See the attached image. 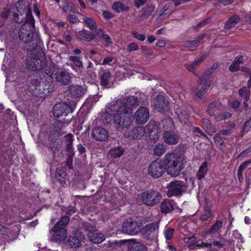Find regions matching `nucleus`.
Segmentation results:
<instances>
[{
	"instance_id": "e2e57ef3",
	"label": "nucleus",
	"mask_w": 251,
	"mask_h": 251,
	"mask_svg": "<svg viewBox=\"0 0 251 251\" xmlns=\"http://www.w3.org/2000/svg\"><path fill=\"white\" fill-rule=\"evenodd\" d=\"M132 34L134 36V37L135 38H136L141 41H143L145 39V36L144 34H139L136 31H132Z\"/></svg>"
},
{
	"instance_id": "3c124183",
	"label": "nucleus",
	"mask_w": 251,
	"mask_h": 251,
	"mask_svg": "<svg viewBox=\"0 0 251 251\" xmlns=\"http://www.w3.org/2000/svg\"><path fill=\"white\" fill-rule=\"evenodd\" d=\"M183 241L186 243H190L191 244L190 246H192L194 245H196V238L194 235H193L191 237H186L184 238Z\"/></svg>"
},
{
	"instance_id": "864d4df0",
	"label": "nucleus",
	"mask_w": 251,
	"mask_h": 251,
	"mask_svg": "<svg viewBox=\"0 0 251 251\" xmlns=\"http://www.w3.org/2000/svg\"><path fill=\"white\" fill-rule=\"evenodd\" d=\"M251 121V118L248 121H247L243 125L242 128V135L247 133L251 128V125L249 123Z\"/></svg>"
},
{
	"instance_id": "c9c22d12",
	"label": "nucleus",
	"mask_w": 251,
	"mask_h": 251,
	"mask_svg": "<svg viewBox=\"0 0 251 251\" xmlns=\"http://www.w3.org/2000/svg\"><path fill=\"white\" fill-rule=\"evenodd\" d=\"M221 103L217 100H215L211 103L208 106L207 112L210 116L215 114V112L218 110L220 107Z\"/></svg>"
},
{
	"instance_id": "412c9836",
	"label": "nucleus",
	"mask_w": 251,
	"mask_h": 251,
	"mask_svg": "<svg viewBox=\"0 0 251 251\" xmlns=\"http://www.w3.org/2000/svg\"><path fill=\"white\" fill-rule=\"evenodd\" d=\"M54 75L56 81L62 85H68L72 78L70 74L66 70H58Z\"/></svg>"
},
{
	"instance_id": "a211bd4d",
	"label": "nucleus",
	"mask_w": 251,
	"mask_h": 251,
	"mask_svg": "<svg viewBox=\"0 0 251 251\" xmlns=\"http://www.w3.org/2000/svg\"><path fill=\"white\" fill-rule=\"evenodd\" d=\"M134 118L137 124H144L149 119V109L145 106H141L135 113Z\"/></svg>"
},
{
	"instance_id": "0eeeda50",
	"label": "nucleus",
	"mask_w": 251,
	"mask_h": 251,
	"mask_svg": "<svg viewBox=\"0 0 251 251\" xmlns=\"http://www.w3.org/2000/svg\"><path fill=\"white\" fill-rule=\"evenodd\" d=\"M167 195L168 197H180L186 191L187 186L184 183L179 180H175L167 186Z\"/></svg>"
},
{
	"instance_id": "6e6d98bb",
	"label": "nucleus",
	"mask_w": 251,
	"mask_h": 251,
	"mask_svg": "<svg viewBox=\"0 0 251 251\" xmlns=\"http://www.w3.org/2000/svg\"><path fill=\"white\" fill-rule=\"evenodd\" d=\"M63 175H65L64 173L62 174L57 173L55 176V178L56 180L58 181L62 185H63L65 183V178Z\"/></svg>"
},
{
	"instance_id": "bb28decb",
	"label": "nucleus",
	"mask_w": 251,
	"mask_h": 251,
	"mask_svg": "<svg viewBox=\"0 0 251 251\" xmlns=\"http://www.w3.org/2000/svg\"><path fill=\"white\" fill-rule=\"evenodd\" d=\"M154 5H147L139 11L140 15L139 16L141 20L148 19L155 11Z\"/></svg>"
},
{
	"instance_id": "09e8293b",
	"label": "nucleus",
	"mask_w": 251,
	"mask_h": 251,
	"mask_svg": "<svg viewBox=\"0 0 251 251\" xmlns=\"http://www.w3.org/2000/svg\"><path fill=\"white\" fill-rule=\"evenodd\" d=\"M214 142L216 145H219L221 147L224 146V142L220 136V133H217L213 137Z\"/></svg>"
},
{
	"instance_id": "aec40b11",
	"label": "nucleus",
	"mask_w": 251,
	"mask_h": 251,
	"mask_svg": "<svg viewBox=\"0 0 251 251\" xmlns=\"http://www.w3.org/2000/svg\"><path fill=\"white\" fill-rule=\"evenodd\" d=\"M91 136L95 140L102 142L106 141L109 137V134L106 129L98 126L93 128L91 131Z\"/></svg>"
},
{
	"instance_id": "4be33fe9",
	"label": "nucleus",
	"mask_w": 251,
	"mask_h": 251,
	"mask_svg": "<svg viewBox=\"0 0 251 251\" xmlns=\"http://www.w3.org/2000/svg\"><path fill=\"white\" fill-rule=\"evenodd\" d=\"M86 89L81 85H71L68 87V92L73 98H79L83 96Z\"/></svg>"
},
{
	"instance_id": "0e129e2a",
	"label": "nucleus",
	"mask_w": 251,
	"mask_h": 251,
	"mask_svg": "<svg viewBox=\"0 0 251 251\" xmlns=\"http://www.w3.org/2000/svg\"><path fill=\"white\" fill-rule=\"evenodd\" d=\"M74 155V154L71 153H68V157L67 160L66 164L68 166V168L69 169H72L73 168V156Z\"/></svg>"
},
{
	"instance_id": "338daca9",
	"label": "nucleus",
	"mask_w": 251,
	"mask_h": 251,
	"mask_svg": "<svg viewBox=\"0 0 251 251\" xmlns=\"http://www.w3.org/2000/svg\"><path fill=\"white\" fill-rule=\"evenodd\" d=\"M251 164V158L245 162L242 163L238 168V169L240 171H243L244 169H246L250 164Z\"/></svg>"
},
{
	"instance_id": "e433bc0d",
	"label": "nucleus",
	"mask_w": 251,
	"mask_h": 251,
	"mask_svg": "<svg viewBox=\"0 0 251 251\" xmlns=\"http://www.w3.org/2000/svg\"><path fill=\"white\" fill-rule=\"evenodd\" d=\"M112 7L117 13H119L120 11H128L129 10V7L128 6L119 1L113 2Z\"/></svg>"
},
{
	"instance_id": "a19ab883",
	"label": "nucleus",
	"mask_w": 251,
	"mask_h": 251,
	"mask_svg": "<svg viewBox=\"0 0 251 251\" xmlns=\"http://www.w3.org/2000/svg\"><path fill=\"white\" fill-rule=\"evenodd\" d=\"M207 162H205L203 163L202 165L200 167L199 172L197 175V178L199 179H201L203 178L206 173L207 171Z\"/></svg>"
},
{
	"instance_id": "a878e982",
	"label": "nucleus",
	"mask_w": 251,
	"mask_h": 251,
	"mask_svg": "<svg viewBox=\"0 0 251 251\" xmlns=\"http://www.w3.org/2000/svg\"><path fill=\"white\" fill-rule=\"evenodd\" d=\"M40 42H37L36 44H32L30 45L31 48L30 53L29 57H35L37 58H41V57H45L44 52L40 45Z\"/></svg>"
},
{
	"instance_id": "ddd939ff",
	"label": "nucleus",
	"mask_w": 251,
	"mask_h": 251,
	"mask_svg": "<svg viewBox=\"0 0 251 251\" xmlns=\"http://www.w3.org/2000/svg\"><path fill=\"white\" fill-rule=\"evenodd\" d=\"M165 170V164L163 159L159 161H153L149 165L148 168L149 173L154 178H158L162 176Z\"/></svg>"
},
{
	"instance_id": "8fccbe9b",
	"label": "nucleus",
	"mask_w": 251,
	"mask_h": 251,
	"mask_svg": "<svg viewBox=\"0 0 251 251\" xmlns=\"http://www.w3.org/2000/svg\"><path fill=\"white\" fill-rule=\"evenodd\" d=\"M211 216V213L209 209H206L200 217V219L202 221H205Z\"/></svg>"
},
{
	"instance_id": "58836bf2",
	"label": "nucleus",
	"mask_w": 251,
	"mask_h": 251,
	"mask_svg": "<svg viewBox=\"0 0 251 251\" xmlns=\"http://www.w3.org/2000/svg\"><path fill=\"white\" fill-rule=\"evenodd\" d=\"M250 89L246 87H243L239 90V94L242 97H244L246 101H248L250 98Z\"/></svg>"
},
{
	"instance_id": "1a4fd4ad",
	"label": "nucleus",
	"mask_w": 251,
	"mask_h": 251,
	"mask_svg": "<svg viewBox=\"0 0 251 251\" xmlns=\"http://www.w3.org/2000/svg\"><path fill=\"white\" fill-rule=\"evenodd\" d=\"M142 222L134 221L132 218L127 219L122 225V231L128 235H135L141 231Z\"/></svg>"
},
{
	"instance_id": "39448f33",
	"label": "nucleus",
	"mask_w": 251,
	"mask_h": 251,
	"mask_svg": "<svg viewBox=\"0 0 251 251\" xmlns=\"http://www.w3.org/2000/svg\"><path fill=\"white\" fill-rule=\"evenodd\" d=\"M165 123L167 125H173V127L171 128L168 127L165 128V127H163L164 130L162 134V140L167 145H176L179 143L181 137L177 131L175 130L174 123L172 120L166 121Z\"/></svg>"
},
{
	"instance_id": "6ab92c4d",
	"label": "nucleus",
	"mask_w": 251,
	"mask_h": 251,
	"mask_svg": "<svg viewBox=\"0 0 251 251\" xmlns=\"http://www.w3.org/2000/svg\"><path fill=\"white\" fill-rule=\"evenodd\" d=\"M158 230V224L151 223L146 225L143 228L142 232L145 238L148 240L152 239Z\"/></svg>"
},
{
	"instance_id": "7ed1b4c3",
	"label": "nucleus",
	"mask_w": 251,
	"mask_h": 251,
	"mask_svg": "<svg viewBox=\"0 0 251 251\" xmlns=\"http://www.w3.org/2000/svg\"><path fill=\"white\" fill-rule=\"evenodd\" d=\"M76 103L74 101L66 102H61L56 104L53 108V113L54 116L60 119L59 121L64 123H70L72 121V118H67L66 117L69 114L73 112L75 108Z\"/></svg>"
},
{
	"instance_id": "4c0bfd02",
	"label": "nucleus",
	"mask_w": 251,
	"mask_h": 251,
	"mask_svg": "<svg viewBox=\"0 0 251 251\" xmlns=\"http://www.w3.org/2000/svg\"><path fill=\"white\" fill-rule=\"evenodd\" d=\"M223 222L222 221L218 220L217 222L213 224L206 231L207 234H210L214 233L218 231V230L222 227Z\"/></svg>"
},
{
	"instance_id": "20e7f679",
	"label": "nucleus",
	"mask_w": 251,
	"mask_h": 251,
	"mask_svg": "<svg viewBox=\"0 0 251 251\" xmlns=\"http://www.w3.org/2000/svg\"><path fill=\"white\" fill-rule=\"evenodd\" d=\"M70 221L69 217L65 215L63 216L59 221L56 223L50 229V232L52 233L50 241L56 242H61L67 237V230L66 226Z\"/></svg>"
},
{
	"instance_id": "4d7b16f0",
	"label": "nucleus",
	"mask_w": 251,
	"mask_h": 251,
	"mask_svg": "<svg viewBox=\"0 0 251 251\" xmlns=\"http://www.w3.org/2000/svg\"><path fill=\"white\" fill-rule=\"evenodd\" d=\"M149 139L151 142L155 143H156L159 138V131H157V133H153L150 135H149Z\"/></svg>"
},
{
	"instance_id": "a18cd8bd",
	"label": "nucleus",
	"mask_w": 251,
	"mask_h": 251,
	"mask_svg": "<svg viewBox=\"0 0 251 251\" xmlns=\"http://www.w3.org/2000/svg\"><path fill=\"white\" fill-rule=\"evenodd\" d=\"M196 61L191 64H185L184 65L185 68L189 72H192L195 75H198V74L196 72V69L199 67V64H196Z\"/></svg>"
},
{
	"instance_id": "37998d69",
	"label": "nucleus",
	"mask_w": 251,
	"mask_h": 251,
	"mask_svg": "<svg viewBox=\"0 0 251 251\" xmlns=\"http://www.w3.org/2000/svg\"><path fill=\"white\" fill-rule=\"evenodd\" d=\"M127 244V251H134L136 249L139 242H137L135 239L126 240Z\"/></svg>"
},
{
	"instance_id": "cd10ccee",
	"label": "nucleus",
	"mask_w": 251,
	"mask_h": 251,
	"mask_svg": "<svg viewBox=\"0 0 251 251\" xmlns=\"http://www.w3.org/2000/svg\"><path fill=\"white\" fill-rule=\"evenodd\" d=\"M88 239L92 243L95 244H100L105 239L104 235L100 232L93 231L90 234H87Z\"/></svg>"
},
{
	"instance_id": "5fc2aeb1",
	"label": "nucleus",
	"mask_w": 251,
	"mask_h": 251,
	"mask_svg": "<svg viewBox=\"0 0 251 251\" xmlns=\"http://www.w3.org/2000/svg\"><path fill=\"white\" fill-rule=\"evenodd\" d=\"M172 7V4L170 3L166 4L161 10V13L159 15V17L163 15H165L167 14L168 10H169Z\"/></svg>"
},
{
	"instance_id": "f8f14e48",
	"label": "nucleus",
	"mask_w": 251,
	"mask_h": 251,
	"mask_svg": "<svg viewBox=\"0 0 251 251\" xmlns=\"http://www.w3.org/2000/svg\"><path fill=\"white\" fill-rule=\"evenodd\" d=\"M47 61L45 57H41V58L35 57H29L26 61V67L31 71H42L46 67Z\"/></svg>"
},
{
	"instance_id": "9d476101",
	"label": "nucleus",
	"mask_w": 251,
	"mask_h": 251,
	"mask_svg": "<svg viewBox=\"0 0 251 251\" xmlns=\"http://www.w3.org/2000/svg\"><path fill=\"white\" fill-rule=\"evenodd\" d=\"M141 99L135 96H128L120 100V105L123 107L126 112L132 113L133 109L136 108L140 105Z\"/></svg>"
},
{
	"instance_id": "dca6fc26",
	"label": "nucleus",
	"mask_w": 251,
	"mask_h": 251,
	"mask_svg": "<svg viewBox=\"0 0 251 251\" xmlns=\"http://www.w3.org/2000/svg\"><path fill=\"white\" fill-rule=\"evenodd\" d=\"M41 80V83L39 86V91H40V97L48 95L50 93L52 92L54 89L52 77L48 76L47 78Z\"/></svg>"
},
{
	"instance_id": "f257e3e1",
	"label": "nucleus",
	"mask_w": 251,
	"mask_h": 251,
	"mask_svg": "<svg viewBox=\"0 0 251 251\" xmlns=\"http://www.w3.org/2000/svg\"><path fill=\"white\" fill-rule=\"evenodd\" d=\"M177 148L179 149L178 152L167 153L163 158L165 170L167 174L172 177L179 176L184 168L185 156L183 153L186 150V146L180 144Z\"/></svg>"
},
{
	"instance_id": "72a5a7b5",
	"label": "nucleus",
	"mask_w": 251,
	"mask_h": 251,
	"mask_svg": "<svg viewBox=\"0 0 251 251\" xmlns=\"http://www.w3.org/2000/svg\"><path fill=\"white\" fill-rule=\"evenodd\" d=\"M81 227L84 231L87 232V234H90L93 231H98V229L95 225L86 221H82L81 222Z\"/></svg>"
},
{
	"instance_id": "393cba45",
	"label": "nucleus",
	"mask_w": 251,
	"mask_h": 251,
	"mask_svg": "<svg viewBox=\"0 0 251 251\" xmlns=\"http://www.w3.org/2000/svg\"><path fill=\"white\" fill-rule=\"evenodd\" d=\"M145 133V130L142 126H137L134 127L132 130L128 132V135H126V137L133 140H137L142 137Z\"/></svg>"
},
{
	"instance_id": "13d9d810",
	"label": "nucleus",
	"mask_w": 251,
	"mask_h": 251,
	"mask_svg": "<svg viewBox=\"0 0 251 251\" xmlns=\"http://www.w3.org/2000/svg\"><path fill=\"white\" fill-rule=\"evenodd\" d=\"M239 64H238L236 61H234L229 66V70L231 72H237L239 70Z\"/></svg>"
},
{
	"instance_id": "69168bd1",
	"label": "nucleus",
	"mask_w": 251,
	"mask_h": 251,
	"mask_svg": "<svg viewBox=\"0 0 251 251\" xmlns=\"http://www.w3.org/2000/svg\"><path fill=\"white\" fill-rule=\"evenodd\" d=\"M147 1V0H134V4L137 8L143 6Z\"/></svg>"
},
{
	"instance_id": "bf43d9fd",
	"label": "nucleus",
	"mask_w": 251,
	"mask_h": 251,
	"mask_svg": "<svg viewBox=\"0 0 251 251\" xmlns=\"http://www.w3.org/2000/svg\"><path fill=\"white\" fill-rule=\"evenodd\" d=\"M138 49H139V47H138V45L134 42H132V43L129 44V45L127 46V50L129 52H131V51H134V50H137Z\"/></svg>"
},
{
	"instance_id": "b1692460",
	"label": "nucleus",
	"mask_w": 251,
	"mask_h": 251,
	"mask_svg": "<svg viewBox=\"0 0 251 251\" xmlns=\"http://www.w3.org/2000/svg\"><path fill=\"white\" fill-rule=\"evenodd\" d=\"M176 113L180 123L183 125H186L189 123V111L187 108L184 107H180L176 110Z\"/></svg>"
},
{
	"instance_id": "603ef678",
	"label": "nucleus",
	"mask_w": 251,
	"mask_h": 251,
	"mask_svg": "<svg viewBox=\"0 0 251 251\" xmlns=\"http://www.w3.org/2000/svg\"><path fill=\"white\" fill-rule=\"evenodd\" d=\"M13 20L17 23H22L25 22L26 18L24 19V17L23 16V14H14Z\"/></svg>"
},
{
	"instance_id": "c756f323",
	"label": "nucleus",
	"mask_w": 251,
	"mask_h": 251,
	"mask_svg": "<svg viewBox=\"0 0 251 251\" xmlns=\"http://www.w3.org/2000/svg\"><path fill=\"white\" fill-rule=\"evenodd\" d=\"M161 211L164 214L172 212L174 210L173 201L168 200H164L161 204Z\"/></svg>"
},
{
	"instance_id": "9b49d317",
	"label": "nucleus",
	"mask_w": 251,
	"mask_h": 251,
	"mask_svg": "<svg viewBox=\"0 0 251 251\" xmlns=\"http://www.w3.org/2000/svg\"><path fill=\"white\" fill-rule=\"evenodd\" d=\"M161 197V195L157 191H147L141 194L143 203L148 206H152L158 204Z\"/></svg>"
},
{
	"instance_id": "5701e85b",
	"label": "nucleus",
	"mask_w": 251,
	"mask_h": 251,
	"mask_svg": "<svg viewBox=\"0 0 251 251\" xmlns=\"http://www.w3.org/2000/svg\"><path fill=\"white\" fill-rule=\"evenodd\" d=\"M39 76L37 75L36 78L30 80L28 83V90L33 95L40 97V91H39V86L41 83V80L39 79Z\"/></svg>"
},
{
	"instance_id": "2f4dec72",
	"label": "nucleus",
	"mask_w": 251,
	"mask_h": 251,
	"mask_svg": "<svg viewBox=\"0 0 251 251\" xmlns=\"http://www.w3.org/2000/svg\"><path fill=\"white\" fill-rule=\"evenodd\" d=\"M144 128L145 130V133L148 135H150L155 132L157 133V132L158 131L157 123L154 121H150Z\"/></svg>"
},
{
	"instance_id": "7c9ffc66",
	"label": "nucleus",
	"mask_w": 251,
	"mask_h": 251,
	"mask_svg": "<svg viewBox=\"0 0 251 251\" xmlns=\"http://www.w3.org/2000/svg\"><path fill=\"white\" fill-rule=\"evenodd\" d=\"M111 76V74L110 72L104 71L100 75V84L104 87H109Z\"/></svg>"
},
{
	"instance_id": "c03bdc74",
	"label": "nucleus",
	"mask_w": 251,
	"mask_h": 251,
	"mask_svg": "<svg viewBox=\"0 0 251 251\" xmlns=\"http://www.w3.org/2000/svg\"><path fill=\"white\" fill-rule=\"evenodd\" d=\"M124 150L120 148H116L110 150L109 153L114 158L120 157L124 153Z\"/></svg>"
},
{
	"instance_id": "f03ea898",
	"label": "nucleus",
	"mask_w": 251,
	"mask_h": 251,
	"mask_svg": "<svg viewBox=\"0 0 251 251\" xmlns=\"http://www.w3.org/2000/svg\"><path fill=\"white\" fill-rule=\"evenodd\" d=\"M34 22L31 11L29 10L26 14L25 24L21 26L18 32L20 39L25 44L32 45L40 42L39 35L34 32Z\"/></svg>"
},
{
	"instance_id": "de8ad7c7",
	"label": "nucleus",
	"mask_w": 251,
	"mask_h": 251,
	"mask_svg": "<svg viewBox=\"0 0 251 251\" xmlns=\"http://www.w3.org/2000/svg\"><path fill=\"white\" fill-rule=\"evenodd\" d=\"M69 60L73 62L75 65L77 67H81L82 66V63L77 56H69Z\"/></svg>"
},
{
	"instance_id": "f3484780",
	"label": "nucleus",
	"mask_w": 251,
	"mask_h": 251,
	"mask_svg": "<svg viewBox=\"0 0 251 251\" xmlns=\"http://www.w3.org/2000/svg\"><path fill=\"white\" fill-rule=\"evenodd\" d=\"M154 108L159 112H164L169 109V102L162 95H157L153 100Z\"/></svg>"
},
{
	"instance_id": "473e14b6",
	"label": "nucleus",
	"mask_w": 251,
	"mask_h": 251,
	"mask_svg": "<svg viewBox=\"0 0 251 251\" xmlns=\"http://www.w3.org/2000/svg\"><path fill=\"white\" fill-rule=\"evenodd\" d=\"M240 18L237 15H233L226 22L225 25V28L227 29H231L236 25L240 22Z\"/></svg>"
},
{
	"instance_id": "4468645a",
	"label": "nucleus",
	"mask_w": 251,
	"mask_h": 251,
	"mask_svg": "<svg viewBox=\"0 0 251 251\" xmlns=\"http://www.w3.org/2000/svg\"><path fill=\"white\" fill-rule=\"evenodd\" d=\"M73 235L69 236L67 240V245L71 248H77L81 245L80 240L84 238L81 229L75 228L72 231Z\"/></svg>"
},
{
	"instance_id": "052dcab7",
	"label": "nucleus",
	"mask_w": 251,
	"mask_h": 251,
	"mask_svg": "<svg viewBox=\"0 0 251 251\" xmlns=\"http://www.w3.org/2000/svg\"><path fill=\"white\" fill-rule=\"evenodd\" d=\"M201 85H202V87H201V88L198 90V91H197L196 92V96L199 98H201L203 95L204 94V93L207 91V90L208 89H204L205 88V87H204V84H201Z\"/></svg>"
},
{
	"instance_id": "6e6552de",
	"label": "nucleus",
	"mask_w": 251,
	"mask_h": 251,
	"mask_svg": "<svg viewBox=\"0 0 251 251\" xmlns=\"http://www.w3.org/2000/svg\"><path fill=\"white\" fill-rule=\"evenodd\" d=\"M120 105V111L115 116L114 123L122 128H127L131 124V114L126 112Z\"/></svg>"
},
{
	"instance_id": "f704fd0d",
	"label": "nucleus",
	"mask_w": 251,
	"mask_h": 251,
	"mask_svg": "<svg viewBox=\"0 0 251 251\" xmlns=\"http://www.w3.org/2000/svg\"><path fill=\"white\" fill-rule=\"evenodd\" d=\"M166 151V146L163 143H158L153 149V154L157 156L162 155Z\"/></svg>"
},
{
	"instance_id": "49530a36",
	"label": "nucleus",
	"mask_w": 251,
	"mask_h": 251,
	"mask_svg": "<svg viewBox=\"0 0 251 251\" xmlns=\"http://www.w3.org/2000/svg\"><path fill=\"white\" fill-rule=\"evenodd\" d=\"M52 72L51 71V70L49 68H48V69H46L45 70L44 74H43V72H41L39 73L38 74H37V75H38L39 76V78L40 79H43V78H47L48 76L52 77Z\"/></svg>"
},
{
	"instance_id": "2eb2a0df",
	"label": "nucleus",
	"mask_w": 251,
	"mask_h": 251,
	"mask_svg": "<svg viewBox=\"0 0 251 251\" xmlns=\"http://www.w3.org/2000/svg\"><path fill=\"white\" fill-rule=\"evenodd\" d=\"M218 67L219 64L218 63H215L211 67L207 69L202 74V75L199 77L198 83L200 85L204 84L205 89H209L211 85V81L209 79Z\"/></svg>"
},
{
	"instance_id": "774afa93",
	"label": "nucleus",
	"mask_w": 251,
	"mask_h": 251,
	"mask_svg": "<svg viewBox=\"0 0 251 251\" xmlns=\"http://www.w3.org/2000/svg\"><path fill=\"white\" fill-rule=\"evenodd\" d=\"M134 251H147V248L144 245L139 242Z\"/></svg>"
},
{
	"instance_id": "680f3d73",
	"label": "nucleus",
	"mask_w": 251,
	"mask_h": 251,
	"mask_svg": "<svg viewBox=\"0 0 251 251\" xmlns=\"http://www.w3.org/2000/svg\"><path fill=\"white\" fill-rule=\"evenodd\" d=\"M10 14V10L8 8H5L0 14V17L3 20L6 19Z\"/></svg>"
},
{
	"instance_id": "c85d7f7f",
	"label": "nucleus",
	"mask_w": 251,
	"mask_h": 251,
	"mask_svg": "<svg viewBox=\"0 0 251 251\" xmlns=\"http://www.w3.org/2000/svg\"><path fill=\"white\" fill-rule=\"evenodd\" d=\"M76 36L80 40H84L86 41H91L94 39L96 37L95 34L90 33L88 31L85 29L78 31L75 33Z\"/></svg>"
},
{
	"instance_id": "79ce46f5",
	"label": "nucleus",
	"mask_w": 251,
	"mask_h": 251,
	"mask_svg": "<svg viewBox=\"0 0 251 251\" xmlns=\"http://www.w3.org/2000/svg\"><path fill=\"white\" fill-rule=\"evenodd\" d=\"M126 240H123L119 241H116L114 242H108L105 245L107 246V247L110 248L112 249H116L117 247H121L124 244L126 243Z\"/></svg>"
},
{
	"instance_id": "423d86ee",
	"label": "nucleus",
	"mask_w": 251,
	"mask_h": 251,
	"mask_svg": "<svg viewBox=\"0 0 251 251\" xmlns=\"http://www.w3.org/2000/svg\"><path fill=\"white\" fill-rule=\"evenodd\" d=\"M119 110H121L120 105L117 102L108 104L105 108V112L100 117V121L103 124H111L114 122L115 114Z\"/></svg>"
},
{
	"instance_id": "ea45409f",
	"label": "nucleus",
	"mask_w": 251,
	"mask_h": 251,
	"mask_svg": "<svg viewBox=\"0 0 251 251\" xmlns=\"http://www.w3.org/2000/svg\"><path fill=\"white\" fill-rule=\"evenodd\" d=\"M83 22L89 27L90 30H96L97 25L93 19L89 17H84L83 18Z\"/></svg>"
}]
</instances>
